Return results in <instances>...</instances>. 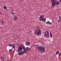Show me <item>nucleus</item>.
Wrapping results in <instances>:
<instances>
[{
  "instance_id": "obj_10",
  "label": "nucleus",
  "mask_w": 61,
  "mask_h": 61,
  "mask_svg": "<svg viewBox=\"0 0 61 61\" xmlns=\"http://www.w3.org/2000/svg\"><path fill=\"white\" fill-rule=\"evenodd\" d=\"M14 19L15 21L17 20V16H15L14 17Z\"/></svg>"
},
{
  "instance_id": "obj_15",
  "label": "nucleus",
  "mask_w": 61,
  "mask_h": 61,
  "mask_svg": "<svg viewBox=\"0 0 61 61\" xmlns=\"http://www.w3.org/2000/svg\"><path fill=\"white\" fill-rule=\"evenodd\" d=\"M15 44L14 43H13V45H12V48H15V45H14V44Z\"/></svg>"
},
{
  "instance_id": "obj_19",
  "label": "nucleus",
  "mask_w": 61,
  "mask_h": 61,
  "mask_svg": "<svg viewBox=\"0 0 61 61\" xmlns=\"http://www.w3.org/2000/svg\"><path fill=\"white\" fill-rule=\"evenodd\" d=\"M8 46H9L11 47V46H12V45L11 44H9Z\"/></svg>"
},
{
  "instance_id": "obj_2",
  "label": "nucleus",
  "mask_w": 61,
  "mask_h": 61,
  "mask_svg": "<svg viewBox=\"0 0 61 61\" xmlns=\"http://www.w3.org/2000/svg\"><path fill=\"white\" fill-rule=\"evenodd\" d=\"M38 49L39 51L41 52V53H44L45 52V47H43L41 46H38Z\"/></svg>"
},
{
  "instance_id": "obj_22",
  "label": "nucleus",
  "mask_w": 61,
  "mask_h": 61,
  "mask_svg": "<svg viewBox=\"0 0 61 61\" xmlns=\"http://www.w3.org/2000/svg\"><path fill=\"white\" fill-rule=\"evenodd\" d=\"M61 55V53H60L59 54V56H60Z\"/></svg>"
},
{
  "instance_id": "obj_6",
  "label": "nucleus",
  "mask_w": 61,
  "mask_h": 61,
  "mask_svg": "<svg viewBox=\"0 0 61 61\" xmlns=\"http://www.w3.org/2000/svg\"><path fill=\"white\" fill-rule=\"evenodd\" d=\"M45 37H49V33L48 31H46L44 32L43 33Z\"/></svg>"
},
{
  "instance_id": "obj_1",
  "label": "nucleus",
  "mask_w": 61,
  "mask_h": 61,
  "mask_svg": "<svg viewBox=\"0 0 61 61\" xmlns=\"http://www.w3.org/2000/svg\"><path fill=\"white\" fill-rule=\"evenodd\" d=\"M51 5L53 7H54L56 5H58L59 4V2L58 1H56V0H51Z\"/></svg>"
},
{
  "instance_id": "obj_7",
  "label": "nucleus",
  "mask_w": 61,
  "mask_h": 61,
  "mask_svg": "<svg viewBox=\"0 0 61 61\" xmlns=\"http://www.w3.org/2000/svg\"><path fill=\"white\" fill-rule=\"evenodd\" d=\"M22 46V49L23 48V49L24 50V51H25V46H23V45H22V44H20L19 45V46Z\"/></svg>"
},
{
  "instance_id": "obj_12",
  "label": "nucleus",
  "mask_w": 61,
  "mask_h": 61,
  "mask_svg": "<svg viewBox=\"0 0 61 61\" xmlns=\"http://www.w3.org/2000/svg\"><path fill=\"white\" fill-rule=\"evenodd\" d=\"M46 23L48 25H52V23L50 22L49 21H47L46 22Z\"/></svg>"
},
{
  "instance_id": "obj_3",
  "label": "nucleus",
  "mask_w": 61,
  "mask_h": 61,
  "mask_svg": "<svg viewBox=\"0 0 61 61\" xmlns=\"http://www.w3.org/2000/svg\"><path fill=\"white\" fill-rule=\"evenodd\" d=\"M41 31L40 30H36L35 32L34 33V34L35 36H39V35H40V36H41Z\"/></svg>"
},
{
  "instance_id": "obj_20",
  "label": "nucleus",
  "mask_w": 61,
  "mask_h": 61,
  "mask_svg": "<svg viewBox=\"0 0 61 61\" xmlns=\"http://www.w3.org/2000/svg\"><path fill=\"white\" fill-rule=\"evenodd\" d=\"M1 23H2V24L3 25V24H4V21H2L1 22Z\"/></svg>"
},
{
  "instance_id": "obj_26",
  "label": "nucleus",
  "mask_w": 61,
  "mask_h": 61,
  "mask_svg": "<svg viewBox=\"0 0 61 61\" xmlns=\"http://www.w3.org/2000/svg\"><path fill=\"white\" fill-rule=\"evenodd\" d=\"M3 61H4V60H2Z\"/></svg>"
},
{
  "instance_id": "obj_21",
  "label": "nucleus",
  "mask_w": 61,
  "mask_h": 61,
  "mask_svg": "<svg viewBox=\"0 0 61 61\" xmlns=\"http://www.w3.org/2000/svg\"><path fill=\"white\" fill-rule=\"evenodd\" d=\"M13 51V50L12 49H10L9 50V51Z\"/></svg>"
},
{
  "instance_id": "obj_13",
  "label": "nucleus",
  "mask_w": 61,
  "mask_h": 61,
  "mask_svg": "<svg viewBox=\"0 0 61 61\" xmlns=\"http://www.w3.org/2000/svg\"><path fill=\"white\" fill-rule=\"evenodd\" d=\"M21 54H24L25 53H26V52H25V51H21Z\"/></svg>"
},
{
  "instance_id": "obj_27",
  "label": "nucleus",
  "mask_w": 61,
  "mask_h": 61,
  "mask_svg": "<svg viewBox=\"0 0 61 61\" xmlns=\"http://www.w3.org/2000/svg\"><path fill=\"white\" fill-rule=\"evenodd\" d=\"M2 59H3V58H2Z\"/></svg>"
},
{
  "instance_id": "obj_14",
  "label": "nucleus",
  "mask_w": 61,
  "mask_h": 61,
  "mask_svg": "<svg viewBox=\"0 0 61 61\" xmlns=\"http://www.w3.org/2000/svg\"><path fill=\"white\" fill-rule=\"evenodd\" d=\"M26 44V45H27V46H28L30 45V42L28 41V42H27Z\"/></svg>"
},
{
  "instance_id": "obj_17",
  "label": "nucleus",
  "mask_w": 61,
  "mask_h": 61,
  "mask_svg": "<svg viewBox=\"0 0 61 61\" xmlns=\"http://www.w3.org/2000/svg\"><path fill=\"white\" fill-rule=\"evenodd\" d=\"M56 55H58L59 54V52L58 51H57L56 52Z\"/></svg>"
},
{
  "instance_id": "obj_25",
  "label": "nucleus",
  "mask_w": 61,
  "mask_h": 61,
  "mask_svg": "<svg viewBox=\"0 0 61 61\" xmlns=\"http://www.w3.org/2000/svg\"><path fill=\"white\" fill-rule=\"evenodd\" d=\"M34 59H36V57H34Z\"/></svg>"
},
{
  "instance_id": "obj_5",
  "label": "nucleus",
  "mask_w": 61,
  "mask_h": 61,
  "mask_svg": "<svg viewBox=\"0 0 61 61\" xmlns=\"http://www.w3.org/2000/svg\"><path fill=\"white\" fill-rule=\"evenodd\" d=\"M44 17V16L43 15H42L40 16V17L39 18V20L40 21H43V22H45L46 20V19L45 18H43Z\"/></svg>"
},
{
  "instance_id": "obj_24",
  "label": "nucleus",
  "mask_w": 61,
  "mask_h": 61,
  "mask_svg": "<svg viewBox=\"0 0 61 61\" xmlns=\"http://www.w3.org/2000/svg\"><path fill=\"white\" fill-rule=\"evenodd\" d=\"M7 61H9V60H8Z\"/></svg>"
},
{
  "instance_id": "obj_4",
  "label": "nucleus",
  "mask_w": 61,
  "mask_h": 61,
  "mask_svg": "<svg viewBox=\"0 0 61 61\" xmlns=\"http://www.w3.org/2000/svg\"><path fill=\"white\" fill-rule=\"evenodd\" d=\"M18 50L16 51V52H18V55L20 56V55H22L21 51L22 50V46H19L18 47Z\"/></svg>"
},
{
  "instance_id": "obj_18",
  "label": "nucleus",
  "mask_w": 61,
  "mask_h": 61,
  "mask_svg": "<svg viewBox=\"0 0 61 61\" xmlns=\"http://www.w3.org/2000/svg\"><path fill=\"white\" fill-rule=\"evenodd\" d=\"M4 9H6L7 8V7H6V6H4Z\"/></svg>"
},
{
  "instance_id": "obj_9",
  "label": "nucleus",
  "mask_w": 61,
  "mask_h": 61,
  "mask_svg": "<svg viewBox=\"0 0 61 61\" xmlns=\"http://www.w3.org/2000/svg\"><path fill=\"white\" fill-rule=\"evenodd\" d=\"M59 20H58V22H61V16L59 17Z\"/></svg>"
},
{
  "instance_id": "obj_11",
  "label": "nucleus",
  "mask_w": 61,
  "mask_h": 61,
  "mask_svg": "<svg viewBox=\"0 0 61 61\" xmlns=\"http://www.w3.org/2000/svg\"><path fill=\"white\" fill-rule=\"evenodd\" d=\"M11 13L12 14H13V15H14V14H15V10H12Z\"/></svg>"
},
{
  "instance_id": "obj_23",
  "label": "nucleus",
  "mask_w": 61,
  "mask_h": 61,
  "mask_svg": "<svg viewBox=\"0 0 61 61\" xmlns=\"http://www.w3.org/2000/svg\"><path fill=\"white\" fill-rule=\"evenodd\" d=\"M59 2L60 3H61V0H60Z\"/></svg>"
},
{
  "instance_id": "obj_16",
  "label": "nucleus",
  "mask_w": 61,
  "mask_h": 61,
  "mask_svg": "<svg viewBox=\"0 0 61 61\" xmlns=\"http://www.w3.org/2000/svg\"><path fill=\"white\" fill-rule=\"evenodd\" d=\"M50 36L51 37H52L53 36L52 33V32H50Z\"/></svg>"
},
{
  "instance_id": "obj_8",
  "label": "nucleus",
  "mask_w": 61,
  "mask_h": 61,
  "mask_svg": "<svg viewBox=\"0 0 61 61\" xmlns=\"http://www.w3.org/2000/svg\"><path fill=\"white\" fill-rule=\"evenodd\" d=\"M27 50H29V48L28 47H26L25 48V52L27 53Z\"/></svg>"
}]
</instances>
